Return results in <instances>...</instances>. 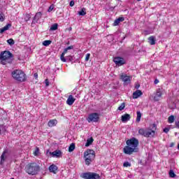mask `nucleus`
Returning <instances> with one entry per match:
<instances>
[{"label": "nucleus", "mask_w": 179, "mask_h": 179, "mask_svg": "<svg viewBox=\"0 0 179 179\" xmlns=\"http://www.w3.org/2000/svg\"><path fill=\"white\" fill-rule=\"evenodd\" d=\"M162 92L158 91L157 92L155 96H154V100L155 101H159V100H160V99L162 98Z\"/></svg>", "instance_id": "412c9836"}, {"label": "nucleus", "mask_w": 179, "mask_h": 179, "mask_svg": "<svg viewBox=\"0 0 179 179\" xmlns=\"http://www.w3.org/2000/svg\"><path fill=\"white\" fill-rule=\"evenodd\" d=\"M168 121L169 124H173V122H174V115L169 116L168 118Z\"/></svg>", "instance_id": "473e14b6"}, {"label": "nucleus", "mask_w": 179, "mask_h": 179, "mask_svg": "<svg viewBox=\"0 0 179 179\" xmlns=\"http://www.w3.org/2000/svg\"><path fill=\"white\" fill-rule=\"evenodd\" d=\"M173 146H174V143H171L170 144V148H173Z\"/></svg>", "instance_id": "603ef678"}, {"label": "nucleus", "mask_w": 179, "mask_h": 179, "mask_svg": "<svg viewBox=\"0 0 179 179\" xmlns=\"http://www.w3.org/2000/svg\"><path fill=\"white\" fill-rule=\"evenodd\" d=\"M170 131V128H169V127H166V128H164V132L165 133V134H169V131Z\"/></svg>", "instance_id": "37998d69"}, {"label": "nucleus", "mask_w": 179, "mask_h": 179, "mask_svg": "<svg viewBox=\"0 0 179 179\" xmlns=\"http://www.w3.org/2000/svg\"><path fill=\"white\" fill-rule=\"evenodd\" d=\"M41 16H43V14L41 12L36 13L35 16L33 18L31 24H36L41 19Z\"/></svg>", "instance_id": "9d476101"}, {"label": "nucleus", "mask_w": 179, "mask_h": 179, "mask_svg": "<svg viewBox=\"0 0 179 179\" xmlns=\"http://www.w3.org/2000/svg\"><path fill=\"white\" fill-rule=\"evenodd\" d=\"M99 120H100V115L97 113H90L87 118L88 122H99Z\"/></svg>", "instance_id": "6e6552de"}, {"label": "nucleus", "mask_w": 179, "mask_h": 179, "mask_svg": "<svg viewBox=\"0 0 179 179\" xmlns=\"http://www.w3.org/2000/svg\"><path fill=\"white\" fill-rule=\"evenodd\" d=\"M6 150L3 151L2 155H1V162L0 164L2 166L3 165V163H5V161L6 160V157H5V155H6Z\"/></svg>", "instance_id": "aec40b11"}, {"label": "nucleus", "mask_w": 179, "mask_h": 179, "mask_svg": "<svg viewBox=\"0 0 179 179\" xmlns=\"http://www.w3.org/2000/svg\"><path fill=\"white\" fill-rule=\"evenodd\" d=\"M66 49H67L68 50H73V45L69 46V47L66 48Z\"/></svg>", "instance_id": "49530a36"}, {"label": "nucleus", "mask_w": 179, "mask_h": 179, "mask_svg": "<svg viewBox=\"0 0 179 179\" xmlns=\"http://www.w3.org/2000/svg\"><path fill=\"white\" fill-rule=\"evenodd\" d=\"M138 163H139V164H141L142 166H143V162H142V160H140V161L138 162Z\"/></svg>", "instance_id": "3c124183"}, {"label": "nucleus", "mask_w": 179, "mask_h": 179, "mask_svg": "<svg viewBox=\"0 0 179 179\" xmlns=\"http://www.w3.org/2000/svg\"><path fill=\"white\" fill-rule=\"evenodd\" d=\"M148 42L150 43V45H155V44H156V38L155 36H150L148 38Z\"/></svg>", "instance_id": "4be33fe9"}, {"label": "nucleus", "mask_w": 179, "mask_h": 179, "mask_svg": "<svg viewBox=\"0 0 179 179\" xmlns=\"http://www.w3.org/2000/svg\"><path fill=\"white\" fill-rule=\"evenodd\" d=\"M49 153H50V155H51L52 156V157H61V156L62 155V152H61V150H56L52 152H50Z\"/></svg>", "instance_id": "9b49d317"}, {"label": "nucleus", "mask_w": 179, "mask_h": 179, "mask_svg": "<svg viewBox=\"0 0 179 179\" xmlns=\"http://www.w3.org/2000/svg\"><path fill=\"white\" fill-rule=\"evenodd\" d=\"M95 157L96 155L93 150H87L84 152V158L87 166H90V164L94 160Z\"/></svg>", "instance_id": "39448f33"}, {"label": "nucleus", "mask_w": 179, "mask_h": 179, "mask_svg": "<svg viewBox=\"0 0 179 179\" xmlns=\"http://www.w3.org/2000/svg\"><path fill=\"white\" fill-rule=\"evenodd\" d=\"M94 141V139H93L92 137L90 138H88V139L87 140L86 143H85L86 148L90 146V145H92V143H93V141Z\"/></svg>", "instance_id": "b1692460"}, {"label": "nucleus", "mask_w": 179, "mask_h": 179, "mask_svg": "<svg viewBox=\"0 0 179 179\" xmlns=\"http://www.w3.org/2000/svg\"><path fill=\"white\" fill-rule=\"evenodd\" d=\"M34 76L35 79H37V78H38V74H37V73H35L34 74Z\"/></svg>", "instance_id": "de8ad7c7"}, {"label": "nucleus", "mask_w": 179, "mask_h": 179, "mask_svg": "<svg viewBox=\"0 0 179 179\" xmlns=\"http://www.w3.org/2000/svg\"><path fill=\"white\" fill-rule=\"evenodd\" d=\"M66 52H68V49L66 48L60 56V59L62 61V62H66V59H65V55Z\"/></svg>", "instance_id": "f3484780"}, {"label": "nucleus", "mask_w": 179, "mask_h": 179, "mask_svg": "<svg viewBox=\"0 0 179 179\" xmlns=\"http://www.w3.org/2000/svg\"><path fill=\"white\" fill-rule=\"evenodd\" d=\"M138 134L140 135H142L143 136H145V135L146 134V130L143 129H140L138 130Z\"/></svg>", "instance_id": "2f4dec72"}, {"label": "nucleus", "mask_w": 179, "mask_h": 179, "mask_svg": "<svg viewBox=\"0 0 179 179\" xmlns=\"http://www.w3.org/2000/svg\"><path fill=\"white\" fill-rule=\"evenodd\" d=\"M81 177L84 179H100V175L94 172L83 173Z\"/></svg>", "instance_id": "423d86ee"}, {"label": "nucleus", "mask_w": 179, "mask_h": 179, "mask_svg": "<svg viewBox=\"0 0 179 179\" xmlns=\"http://www.w3.org/2000/svg\"><path fill=\"white\" fill-rule=\"evenodd\" d=\"M12 77L13 79L17 82H24L26 81V74L22 70H14L11 73Z\"/></svg>", "instance_id": "20e7f679"}, {"label": "nucleus", "mask_w": 179, "mask_h": 179, "mask_svg": "<svg viewBox=\"0 0 179 179\" xmlns=\"http://www.w3.org/2000/svg\"><path fill=\"white\" fill-rule=\"evenodd\" d=\"M52 41L50 40L48 41H44L43 42V45H44L45 47H48V45H50V44H51Z\"/></svg>", "instance_id": "7c9ffc66"}, {"label": "nucleus", "mask_w": 179, "mask_h": 179, "mask_svg": "<svg viewBox=\"0 0 179 179\" xmlns=\"http://www.w3.org/2000/svg\"><path fill=\"white\" fill-rule=\"evenodd\" d=\"M135 92H133V96H132V97H133V99H135Z\"/></svg>", "instance_id": "864d4df0"}, {"label": "nucleus", "mask_w": 179, "mask_h": 179, "mask_svg": "<svg viewBox=\"0 0 179 179\" xmlns=\"http://www.w3.org/2000/svg\"><path fill=\"white\" fill-rule=\"evenodd\" d=\"M50 173H53V174H57V171H58V166L55 164H52L49 166Z\"/></svg>", "instance_id": "f8f14e48"}, {"label": "nucleus", "mask_w": 179, "mask_h": 179, "mask_svg": "<svg viewBox=\"0 0 179 179\" xmlns=\"http://www.w3.org/2000/svg\"><path fill=\"white\" fill-rule=\"evenodd\" d=\"M113 62L117 66H122V65L125 64V59L121 57H116L113 58Z\"/></svg>", "instance_id": "1a4fd4ad"}, {"label": "nucleus", "mask_w": 179, "mask_h": 179, "mask_svg": "<svg viewBox=\"0 0 179 179\" xmlns=\"http://www.w3.org/2000/svg\"><path fill=\"white\" fill-rule=\"evenodd\" d=\"M66 62L68 61L69 62H72L73 61V57L72 56H67L66 58H65Z\"/></svg>", "instance_id": "c9c22d12"}, {"label": "nucleus", "mask_w": 179, "mask_h": 179, "mask_svg": "<svg viewBox=\"0 0 179 179\" xmlns=\"http://www.w3.org/2000/svg\"><path fill=\"white\" fill-rule=\"evenodd\" d=\"M53 9H54V6L51 5V6H50V7L48 8V12H51L53 10Z\"/></svg>", "instance_id": "79ce46f5"}, {"label": "nucleus", "mask_w": 179, "mask_h": 179, "mask_svg": "<svg viewBox=\"0 0 179 179\" xmlns=\"http://www.w3.org/2000/svg\"><path fill=\"white\" fill-rule=\"evenodd\" d=\"M0 134H1V129H0Z\"/></svg>", "instance_id": "bf43d9fd"}, {"label": "nucleus", "mask_w": 179, "mask_h": 179, "mask_svg": "<svg viewBox=\"0 0 179 179\" xmlns=\"http://www.w3.org/2000/svg\"><path fill=\"white\" fill-rule=\"evenodd\" d=\"M45 86L47 87L50 86V81L48 80V79L45 80Z\"/></svg>", "instance_id": "c03bdc74"}, {"label": "nucleus", "mask_w": 179, "mask_h": 179, "mask_svg": "<svg viewBox=\"0 0 179 179\" xmlns=\"http://www.w3.org/2000/svg\"><path fill=\"white\" fill-rule=\"evenodd\" d=\"M75 150V143H71L69 147V152H73Z\"/></svg>", "instance_id": "c756f323"}, {"label": "nucleus", "mask_w": 179, "mask_h": 179, "mask_svg": "<svg viewBox=\"0 0 179 179\" xmlns=\"http://www.w3.org/2000/svg\"><path fill=\"white\" fill-rule=\"evenodd\" d=\"M137 1L139 2V1H142V0H137Z\"/></svg>", "instance_id": "5fc2aeb1"}, {"label": "nucleus", "mask_w": 179, "mask_h": 179, "mask_svg": "<svg viewBox=\"0 0 179 179\" xmlns=\"http://www.w3.org/2000/svg\"><path fill=\"white\" fill-rule=\"evenodd\" d=\"M58 29V24L55 23V24H53L51 27H50V30L51 31H54L55 30H57Z\"/></svg>", "instance_id": "bb28decb"}, {"label": "nucleus", "mask_w": 179, "mask_h": 179, "mask_svg": "<svg viewBox=\"0 0 179 179\" xmlns=\"http://www.w3.org/2000/svg\"><path fill=\"white\" fill-rule=\"evenodd\" d=\"M122 122H128L131 120V115L128 113H126L121 117Z\"/></svg>", "instance_id": "4468645a"}, {"label": "nucleus", "mask_w": 179, "mask_h": 179, "mask_svg": "<svg viewBox=\"0 0 179 179\" xmlns=\"http://www.w3.org/2000/svg\"><path fill=\"white\" fill-rule=\"evenodd\" d=\"M124 167H131V164L128 162H126L123 164Z\"/></svg>", "instance_id": "58836bf2"}, {"label": "nucleus", "mask_w": 179, "mask_h": 179, "mask_svg": "<svg viewBox=\"0 0 179 179\" xmlns=\"http://www.w3.org/2000/svg\"><path fill=\"white\" fill-rule=\"evenodd\" d=\"M49 150L47 151V153H48Z\"/></svg>", "instance_id": "4d7b16f0"}, {"label": "nucleus", "mask_w": 179, "mask_h": 179, "mask_svg": "<svg viewBox=\"0 0 179 179\" xmlns=\"http://www.w3.org/2000/svg\"><path fill=\"white\" fill-rule=\"evenodd\" d=\"M127 145L123 148V152L125 155H132L135 152V137L129 139L126 142Z\"/></svg>", "instance_id": "f03ea898"}, {"label": "nucleus", "mask_w": 179, "mask_h": 179, "mask_svg": "<svg viewBox=\"0 0 179 179\" xmlns=\"http://www.w3.org/2000/svg\"><path fill=\"white\" fill-rule=\"evenodd\" d=\"M31 16L30 15V14H26L24 16V20L25 22H29V20H30Z\"/></svg>", "instance_id": "e433bc0d"}, {"label": "nucleus", "mask_w": 179, "mask_h": 179, "mask_svg": "<svg viewBox=\"0 0 179 179\" xmlns=\"http://www.w3.org/2000/svg\"><path fill=\"white\" fill-rule=\"evenodd\" d=\"M7 43L9 45H13V44H15V41L13 38H10L7 40Z\"/></svg>", "instance_id": "72a5a7b5"}, {"label": "nucleus", "mask_w": 179, "mask_h": 179, "mask_svg": "<svg viewBox=\"0 0 179 179\" xmlns=\"http://www.w3.org/2000/svg\"><path fill=\"white\" fill-rule=\"evenodd\" d=\"M124 20H125V18H124V17H120L117 19H116L115 20V22H113V26H118L120 24V22H124Z\"/></svg>", "instance_id": "a211bd4d"}, {"label": "nucleus", "mask_w": 179, "mask_h": 179, "mask_svg": "<svg viewBox=\"0 0 179 179\" xmlns=\"http://www.w3.org/2000/svg\"><path fill=\"white\" fill-rule=\"evenodd\" d=\"M70 30H72V28H70Z\"/></svg>", "instance_id": "6e6d98bb"}, {"label": "nucleus", "mask_w": 179, "mask_h": 179, "mask_svg": "<svg viewBox=\"0 0 179 179\" xmlns=\"http://www.w3.org/2000/svg\"><path fill=\"white\" fill-rule=\"evenodd\" d=\"M151 129H148L145 130V138H150V136H153L156 132V129H157V126L155 124L150 126Z\"/></svg>", "instance_id": "0eeeda50"}, {"label": "nucleus", "mask_w": 179, "mask_h": 179, "mask_svg": "<svg viewBox=\"0 0 179 179\" xmlns=\"http://www.w3.org/2000/svg\"><path fill=\"white\" fill-rule=\"evenodd\" d=\"M39 152H40V148H38V147H36L34 152V156H38Z\"/></svg>", "instance_id": "4c0bfd02"}, {"label": "nucleus", "mask_w": 179, "mask_h": 179, "mask_svg": "<svg viewBox=\"0 0 179 179\" xmlns=\"http://www.w3.org/2000/svg\"><path fill=\"white\" fill-rule=\"evenodd\" d=\"M90 59V53H87L85 57V61L87 62L89 59Z\"/></svg>", "instance_id": "a19ab883"}, {"label": "nucleus", "mask_w": 179, "mask_h": 179, "mask_svg": "<svg viewBox=\"0 0 179 179\" xmlns=\"http://www.w3.org/2000/svg\"><path fill=\"white\" fill-rule=\"evenodd\" d=\"M80 16H85L86 15V8H83L80 11L78 12Z\"/></svg>", "instance_id": "c85d7f7f"}, {"label": "nucleus", "mask_w": 179, "mask_h": 179, "mask_svg": "<svg viewBox=\"0 0 179 179\" xmlns=\"http://www.w3.org/2000/svg\"><path fill=\"white\" fill-rule=\"evenodd\" d=\"M10 27H12V24H7L4 27L0 29V34H3L6 30H9Z\"/></svg>", "instance_id": "dca6fc26"}, {"label": "nucleus", "mask_w": 179, "mask_h": 179, "mask_svg": "<svg viewBox=\"0 0 179 179\" xmlns=\"http://www.w3.org/2000/svg\"><path fill=\"white\" fill-rule=\"evenodd\" d=\"M12 58H13V55L8 50L2 52L0 55V59L3 65H6V63L5 62L12 64Z\"/></svg>", "instance_id": "7ed1b4c3"}, {"label": "nucleus", "mask_w": 179, "mask_h": 179, "mask_svg": "<svg viewBox=\"0 0 179 179\" xmlns=\"http://www.w3.org/2000/svg\"><path fill=\"white\" fill-rule=\"evenodd\" d=\"M41 170L40 165L37 163L28 164L25 167V171L29 176H36Z\"/></svg>", "instance_id": "f257e3e1"}, {"label": "nucleus", "mask_w": 179, "mask_h": 179, "mask_svg": "<svg viewBox=\"0 0 179 179\" xmlns=\"http://www.w3.org/2000/svg\"><path fill=\"white\" fill-rule=\"evenodd\" d=\"M141 118H142V113L141 111H137L136 122H141Z\"/></svg>", "instance_id": "393cba45"}, {"label": "nucleus", "mask_w": 179, "mask_h": 179, "mask_svg": "<svg viewBox=\"0 0 179 179\" xmlns=\"http://www.w3.org/2000/svg\"><path fill=\"white\" fill-rule=\"evenodd\" d=\"M138 87H141V85L136 84V85H135V89H138Z\"/></svg>", "instance_id": "8fccbe9b"}, {"label": "nucleus", "mask_w": 179, "mask_h": 179, "mask_svg": "<svg viewBox=\"0 0 179 179\" xmlns=\"http://www.w3.org/2000/svg\"><path fill=\"white\" fill-rule=\"evenodd\" d=\"M155 85H157V83H159V80L158 79H155L154 81Z\"/></svg>", "instance_id": "09e8293b"}, {"label": "nucleus", "mask_w": 179, "mask_h": 179, "mask_svg": "<svg viewBox=\"0 0 179 179\" xmlns=\"http://www.w3.org/2000/svg\"><path fill=\"white\" fill-rule=\"evenodd\" d=\"M70 6H73L75 5V1L72 0L69 3Z\"/></svg>", "instance_id": "a18cd8bd"}, {"label": "nucleus", "mask_w": 179, "mask_h": 179, "mask_svg": "<svg viewBox=\"0 0 179 179\" xmlns=\"http://www.w3.org/2000/svg\"><path fill=\"white\" fill-rule=\"evenodd\" d=\"M169 177H171V178H176V177H177V175H176L173 169L169 171Z\"/></svg>", "instance_id": "cd10ccee"}, {"label": "nucleus", "mask_w": 179, "mask_h": 179, "mask_svg": "<svg viewBox=\"0 0 179 179\" xmlns=\"http://www.w3.org/2000/svg\"><path fill=\"white\" fill-rule=\"evenodd\" d=\"M5 20V18H3V14L2 12H0V22H3Z\"/></svg>", "instance_id": "ea45409f"}, {"label": "nucleus", "mask_w": 179, "mask_h": 179, "mask_svg": "<svg viewBox=\"0 0 179 179\" xmlns=\"http://www.w3.org/2000/svg\"><path fill=\"white\" fill-rule=\"evenodd\" d=\"M120 79L124 82V83L128 84L129 82H131V80L129 78V76L125 75V74H122Z\"/></svg>", "instance_id": "ddd939ff"}, {"label": "nucleus", "mask_w": 179, "mask_h": 179, "mask_svg": "<svg viewBox=\"0 0 179 179\" xmlns=\"http://www.w3.org/2000/svg\"><path fill=\"white\" fill-rule=\"evenodd\" d=\"M124 108H125V103H122L117 108V110H119V111H122V110H124Z\"/></svg>", "instance_id": "f704fd0d"}, {"label": "nucleus", "mask_w": 179, "mask_h": 179, "mask_svg": "<svg viewBox=\"0 0 179 179\" xmlns=\"http://www.w3.org/2000/svg\"><path fill=\"white\" fill-rule=\"evenodd\" d=\"M143 94V92L141 91L140 90H137L135 91V99H138V97H141Z\"/></svg>", "instance_id": "5701e85b"}, {"label": "nucleus", "mask_w": 179, "mask_h": 179, "mask_svg": "<svg viewBox=\"0 0 179 179\" xmlns=\"http://www.w3.org/2000/svg\"><path fill=\"white\" fill-rule=\"evenodd\" d=\"M75 100L76 99L73 98V96L69 95L66 101V104H68L69 106H72V104L75 103Z\"/></svg>", "instance_id": "2eb2a0df"}, {"label": "nucleus", "mask_w": 179, "mask_h": 179, "mask_svg": "<svg viewBox=\"0 0 179 179\" xmlns=\"http://www.w3.org/2000/svg\"><path fill=\"white\" fill-rule=\"evenodd\" d=\"M58 124V121L57 120H51L48 122V126L50 127H55Z\"/></svg>", "instance_id": "6ab92c4d"}, {"label": "nucleus", "mask_w": 179, "mask_h": 179, "mask_svg": "<svg viewBox=\"0 0 179 179\" xmlns=\"http://www.w3.org/2000/svg\"><path fill=\"white\" fill-rule=\"evenodd\" d=\"M49 150L47 151V153H48Z\"/></svg>", "instance_id": "13d9d810"}, {"label": "nucleus", "mask_w": 179, "mask_h": 179, "mask_svg": "<svg viewBox=\"0 0 179 179\" xmlns=\"http://www.w3.org/2000/svg\"><path fill=\"white\" fill-rule=\"evenodd\" d=\"M139 145V141L135 138V152L138 153L139 152V148H138V145Z\"/></svg>", "instance_id": "a878e982"}]
</instances>
